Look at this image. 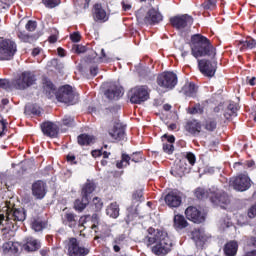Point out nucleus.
<instances>
[{"mask_svg":"<svg viewBox=\"0 0 256 256\" xmlns=\"http://www.w3.org/2000/svg\"><path fill=\"white\" fill-rule=\"evenodd\" d=\"M143 243L156 256H165L173 249V239L169 233L153 227L147 229Z\"/></svg>","mask_w":256,"mask_h":256,"instance_id":"obj_1","label":"nucleus"},{"mask_svg":"<svg viewBox=\"0 0 256 256\" xmlns=\"http://www.w3.org/2000/svg\"><path fill=\"white\" fill-rule=\"evenodd\" d=\"M27 218V213L24 209H11L9 206H4L0 212V230L13 231L17 229V223H23Z\"/></svg>","mask_w":256,"mask_h":256,"instance_id":"obj_2","label":"nucleus"},{"mask_svg":"<svg viewBox=\"0 0 256 256\" xmlns=\"http://www.w3.org/2000/svg\"><path fill=\"white\" fill-rule=\"evenodd\" d=\"M44 91L46 95L51 98L53 95H56L57 101L60 103H69V105H75L79 101V94L73 91V87L70 85H65L55 91V86L51 81H46L44 83Z\"/></svg>","mask_w":256,"mask_h":256,"instance_id":"obj_3","label":"nucleus"},{"mask_svg":"<svg viewBox=\"0 0 256 256\" xmlns=\"http://www.w3.org/2000/svg\"><path fill=\"white\" fill-rule=\"evenodd\" d=\"M190 48L191 55L195 59H199V57H215L216 55L215 47H213L211 41L201 34L191 36Z\"/></svg>","mask_w":256,"mask_h":256,"instance_id":"obj_4","label":"nucleus"},{"mask_svg":"<svg viewBox=\"0 0 256 256\" xmlns=\"http://www.w3.org/2000/svg\"><path fill=\"white\" fill-rule=\"evenodd\" d=\"M17 53V43L9 38L0 37V61H11Z\"/></svg>","mask_w":256,"mask_h":256,"instance_id":"obj_5","label":"nucleus"},{"mask_svg":"<svg viewBox=\"0 0 256 256\" xmlns=\"http://www.w3.org/2000/svg\"><path fill=\"white\" fill-rule=\"evenodd\" d=\"M36 81L37 77L35 76V73L24 71L13 80L14 89L25 91V89H29V87L35 85Z\"/></svg>","mask_w":256,"mask_h":256,"instance_id":"obj_6","label":"nucleus"},{"mask_svg":"<svg viewBox=\"0 0 256 256\" xmlns=\"http://www.w3.org/2000/svg\"><path fill=\"white\" fill-rule=\"evenodd\" d=\"M177 82V74L173 72H164L159 74L157 77V85H159L162 89H165V91L175 89Z\"/></svg>","mask_w":256,"mask_h":256,"instance_id":"obj_7","label":"nucleus"},{"mask_svg":"<svg viewBox=\"0 0 256 256\" xmlns=\"http://www.w3.org/2000/svg\"><path fill=\"white\" fill-rule=\"evenodd\" d=\"M130 101L135 105H140L149 99V87L136 86L131 89Z\"/></svg>","mask_w":256,"mask_h":256,"instance_id":"obj_8","label":"nucleus"},{"mask_svg":"<svg viewBox=\"0 0 256 256\" xmlns=\"http://www.w3.org/2000/svg\"><path fill=\"white\" fill-rule=\"evenodd\" d=\"M230 187L235 191H247L251 188V178L247 174H239L230 180Z\"/></svg>","mask_w":256,"mask_h":256,"instance_id":"obj_9","label":"nucleus"},{"mask_svg":"<svg viewBox=\"0 0 256 256\" xmlns=\"http://www.w3.org/2000/svg\"><path fill=\"white\" fill-rule=\"evenodd\" d=\"M69 256H86L89 255V249L79 245L77 238H70L68 242Z\"/></svg>","mask_w":256,"mask_h":256,"instance_id":"obj_10","label":"nucleus"},{"mask_svg":"<svg viewBox=\"0 0 256 256\" xmlns=\"http://www.w3.org/2000/svg\"><path fill=\"white\" fill-rule=\"evenodd\" d=\"M198 67L204 77H214L217 71V63L207 59L198 60Z\"/></svg>","mask_w":256,"mask_h":256,"instance_id":"obj_11","label":"nucleus"},{"mask_svg":"<svg viewBox=\"0 0 256 256\" xmlns=\"http://www.w3.org/2000/svg\"><path fill=\"white\" fill-rule=\"evenodd\" d=\"M164 201L170 209H177V207L181 206L183 198L181 197V192L173 190L164 197Z\"/></svg>","mask_w":256,"mask_h":256,"instance_id":"obj_12","label":"nucleus"},{"mask_svg":"<svg viewBox=\"0 0 256 256\" xmlns=\"http://www.w3.org/2000/svg\"><path fill=\"white\" fill-rule=\"evenodd\" d=\"M170 23L176 29H185V27H191L193 25V17L187 14L176 16L170 19Z\"/></svg>","mask_w":256,"mask_h":256,"instance_id":"obj_13","label":"nucleus"},{"mask_svg":"<svg viewBox=\"0 0 256 256\" xmlns=\"http://www.w3.org/2000/svg\"><path fill=\"white\" fill-rule=\"evenodd\" d=\"M210 201L214 203V205H220V207H224L223 205H228L229 196L225 192H221L219 190H213L212 196H210Z\"/></svg>","mask_w":256,"mask_h":256,"instance_id":"obj_14","label":"nucleus"},{"mask_svg":"<svg viewBox=\"0 0 256 256\" xmlns=\"http://www.w3.org/2000/svg\"><path fill=\"white\" fill-rule=\"evenodd\" d=\"M185 215L189 221H192L193 223H203L205 221V216L201 214V211H199L196 207L189 206L186 211Z\"/></svg>","mask_w":256,"mask_h":256,"instance_id":"obj_15","label":"nucleus"},{"mask_svg":"<svg viewBox=\"0 0 256 256\" xmlns=\"http://www.w3.org/2000/svg\"><path fill=\"white\" fill-rule=\"evenodd\" d=\"M40 127L46 137H55L59 133V126L53 122H43Z\"/></svg>","mask_w":256,"mask_h":256,"instance_id":"obj_16","label":"nucleus"},{"mask_svg":"<svg viewBox=\"0 0 256 256\" xmlns=\"http://www.w3.org/2000/svg\"><path fill=\"white\" fill-rule=\"evenodd\" d=\"M202 127L203 126L201 125V122H199V120L192 119L186 122L184 129L190 135H194V137H197V135L201 133Z\"/></svg>","mask_w":256,"mask_h":256,"instance_id":"obj_17","label":"nucleus"},{"mask_svg":"<svg viewBox=\"0 0 256 256\" xmlns=\"http://www.w3.org/2000/svg\"><path fill=\"white\" fill-rule=\"evenodd\" d=\"M32 194L36 199H43L47 194V185L45 182L38 180L32 185Z\"/></svg>","mask_w":256,"mask_h":256,"instance_id":"obj_18","label":"nucleus"},{"mask_svg":"<svg viewBox=\"0 0 256 256\" xmlns=\"http://www.w3.org/2000/svg\"><path fill=\"white\" fill-rule=\"evenodd\" d=\"M160 21H163V15L155 9H150L144 18L146 25H155L156 23H160Z\"/></svg>","mask_w":256,"mask_h":256,"instance_id":"obj_19","label":"nucleus"},{"mask_svg":"<svg viewBox=\"0 0 256 256\" xmlns=\"http://www.w3.org/2000/svg\"><path fill=\"white\" fill-rule=\"evenodd\" d=\"M109 135L112 139H115V141H121L125 139V127H123L121 123H116L113 128L109 130Z\"/></svg>","mask_w":256,"mask_h":256,"instance_id":"obj_20","label":"nucleus"},{"mask_svg":"<svg viewBox=\"0 0 256 256\" xmlns=\"http://www.w3.org/2000/svg\"><path fill=\"white\" fill-rule=\"evenodd\" d=\"M162 141L164 153L172 155L173 151H175V147L173 146V144L175 143V136H168L167 134H165L162 136Z\"/></svg>","mask_w":256,"mask_h":256,"instance_id":"obj_21","label":"nucleus"},{"mask_svg":"<svg viewBox=\"0 0 256 256\" xmlns=\"http://www.w3.org/2000/svg\"><path fill=\"white\" fill-rule=\"evenodd\" d=\"M104 95L105 97H107V99H109L110 101H113L115 99H119V97L123 95V92L121 91L120 87L113 84L105 91Z\"/></svg>","mask_w":256,"mask_h":256,"instance_id":"obj_22","label":"nucleus"},{"mask_svg":"<svg viewBox=\"0 0 256 256\" xmlns=\"http://www.w3.org/2000/svg\"><path fill=\"white\" fill-rule=\"evenodd\" d=\"M23 247L25 251H37L41 248V242L33 237H28Z\"/></svg>","mask_w":256,"mask_h":256,"instance_id":"obj_23","label":"nucleus"},{"mask_svg":"<svg viewBox=\"0 0 256 256\" xmlns=\"http://www.w3.org/2000/svg\"><path fill=\"white\" fill-rule=\"evenodd\" d=\"M239 244L236 241H230L224 246V254L226 256H236Z\"/></svg>","mask_w":256,"mask_h":256,"instance_id":"obj_24","label":"nucleus"},{"mask_svg":"<svg viewBox=\"0 0 256 256\" xmlns=\"http://www.w3.org/2000/svg\"><path fill=\"white\" fill-rule=\"evenodd\" d=\"M94 19L96 21L107 20V12L103 9V6H101V4L94 5Z\"/></svg>","mask_w":256,"mask_h":256,"instance_id":"obj_25","label":"nucleus"},{"mask_svg":"<svg viewBox=\"0 0 256 256\" xmlns=\"http://www.w3.org/2000/svg\"><path fill=\"white\" fill-rule=\"evenodd\" d=\"M192 239L196 242L197 245H202L207 241V236H205V230L196 229L192 232Z\"/></svg>","mask_w":256,"mask_h":256,"instance_id":"obj_26","label":"nucleus"},{"mask_svg":"<svg viewBox=\"0 0 256 256\" xmlns=\"http://www.w3.org/2000/svg\"><path fill=\"white\" fill-rule=\"evenodd\" d=\"M96 187L97 186L95 185V182L87 180V182L82 187V197H86V199H89V195H91V193L95 191Z\"/></svg>","mask_w":256,"mask_h":256,"instance_id":"obj_27","label":"nucleus"},{"mask_svg":"<svg viewBox=\"0 0 256 256\" xmlns=\"http://www.w3.org/2000/svg\"><path fill=\"white\" fill-rule=\"evenodd\" d=\"M189 223L185 219L183 215H175L174 216V228L177 230L185 229Z\"/></svg>","mask_w":256,"mask_h":256,"instance_id":"obj_28","label":"nucleus"},{"mask_svg":"<svg viewBox=\"0 0 256 256\" xmlns=\"http://www.w3.org/2000/svg\"><path fill=\"white\" fill-rule=\"evenodd\" d=\"M197 86L193 83L185 84L182 91L186 97H195L197 95Z\"/></svg>","mask_w":256,"mask_h":256,"instance_id":"obj_29","label":"nucleus"},{"mask_svg":"<svg viewBox=\"0 0 256 256\" xmlns=\"http://www.w3.org/2000/svg\"><path fill=\"white\" fill-rule=\"evenodd\" d=\"M88 205H89V198H86L85 196H82L81 199H77L74 202V209L81 213V211H84L87 208Z\"/></svg>","mask_w":256,"mask_h":256,"instance_id":"obj_30","label":"nucleus"},{"mask_svg":"<svg viewBox=\"0 0 256 256\" xmlns=\"http://www.w3.org/2000/svg\"><path fill=\"white\" fill-rule=\"evenodd\" d=\"M106 214L112 219H117L119 217V204L117 202L111 203L106 209Z\"/></svg>","mask_w":256,"mask_h":256,"instance_id":"obj_31","label":"nucleus"},{"mask_svg":"<svg viewBox=\"0 0 256 256\" xmlns=\"http://www.w3.org/2000/svg\"><path fill=\"white\" fill-rule=\"evenodd\" d=\"M63 223L69 227H75V225H77V215L71 212L66 213L63 218Z\"/></svg>","mask_w":256,"mask_h":256,"instance_id":"obj_32","label":"nucleus"},{"mask_svg":"<svg viewBox=\"0 0 256 256\" xmlns=\"http://www.w3.org/2000/svg\"><path fill=\"white\" fill-rule=\"evenodd\" d=\"M238 47L240 48V51H245L247 49H255L256 41L255 39H251V38L245 41H240L238 43Z\"/></svg>","mask_w":256,"mask_h":256,"instance_id":"obj_33","label":"nucleus"},{"mask_svg":"<svg viewBox=\"0 0 256 256\" xmlns=\"http://www.w3.org/2000/svg\"><path fill=\"white\" fill-rule=\"evenodd\" d=\"M78 143L80 145H93L95 143V136H91L88 134H81L78 136Z\"/></svg>","mask_w":256,"mask_h":256,"instance_id":"obj_34","label":"nucleus"},{"mask_svg":"<svg viewBox=\"0 0 256 256\" xmlns=\"http://www.w3.org/2000/svg\"><path fill=\"white\" fill-rule=\"evenodd\" d=\"M195 197H197V199H207V197H209V199H211V196L213 195V191L209 190L206 191L203 188H197L194 192Z\"/></svg>","mask_w":256,"mask_h":256,"instance_id":"obj_35","label":"nucleus"},{"mask_svg":"<svg viewBox=\"0 0 256 256\" xmlns=\"http://www.w3.org/2000/svg\"><path fill=\"white\" fill-rule=\"evenodd\" d=\"M237 105L235 104H229L226 112L224 113V117L226 119H231V117H237Z\"/></svg>","mask_w":256,"mask_h":256,"instance_id":"obj_36","label":"nucleus"},{"mask_svg":"<svg viewBox=\"0 0 256 256\" xmlns=\"http://www.w3.org/2000/svg\"><path fill=\"white\" fill-rule=\"evenodd\" d=\"M4 251L8 253H19V244L15 242H7L3 245Z\"/></svg>","mask_w":256,"mask_h":256,"instance_id":"obj_37","label":"nucleus"},{"mask_svg":"<svg viewBox=\"0 0 256 256\" xmlns=\"http://www.w3.org/2000/svg\"><path fill=\"white\" fill-rule=\"evenodd\" d=\"M0 89H5V91H13V89H15L13 80L9 81L8 79H0Z\"/></svg>","mask_w":256,"mask_h":256,"instance_id":"obj_38","label":"nucleus"},{"mask_svg":"<svg viewBox=\"0 0 256 256\" xmlns=\"http://www.w3.org/2000/svg\"><path fill=\"white\" fill-rule=\"evenodd\" d=\"M188 113L190 115H201L203 113V107L201 104H195L194 106L188 107Z\"/></svg>","mask_w":256,"mask_h":256,"instance_id":"obj_39","label":"nucleus"},{"mask_svg":"<svg viewBox=\"0 0 256 256\" xmlns=\"http://www.w3.org/2000/svg\"><path fill=\"white\" fill-rule=\"evenodd\" d=\"M129 161H131V156L122 154V160L117 162L116 167L118 169H123V167H127L129 165Z\"/></svg>","mask_w":256,"mask_h":256,"instance_id":"obj_40","label":"nucleus"},{"mask_svg":"<svg viewBox=\"0 0 256 256\" xmlns=\"http://www.w3.org/2000/svg\"><path fill=\"white\" fill-rule=\"evenodd\" d=\"M92 207L96 212L101 211V209H103V201L101 200V198L94 197L92 200Z\"/></svg>","mask_w":256,"mask_h":256,"instance_id":"obj_41","label":"nucleus"},{"mask_svg":"<svg viewBox=\"0 0 256 256\" xmlns=\"http://www.w3.org/2000/svg\"><path fill=\"white\" fill-rule=\"evenodd\" d=\"M42 3L48 9H55V7L61 4V0H42Z\"/></svg>","mask_w":256,"mask_h":256,"instance_id":"obj_42","label":"nucleus"},{"mask_svg":"<svg viewBox=\"0 0 256 256\" xmlns=\"http://www.w3.org/2000/svg\"><path fill=\"white\" fill-rule=\"evenodd\" d=\"M132 199L135 203H141V201H145V197H143V190H136L132 195Z\"/></svg>","mask_w":256,"mask_h":256,"instance_id":"obj_43","label":"nucleus"},{"mask_svg":"<svg viewBox=\"0 0 256 256\" xmlns=\"http://www.w3.org/2000/svg\"><path fill=\"white\" fill-rule=\"evenodd\" d=\"M32 229L34 231H43V229H45V222H43L41 220H35L32 223Z\"/></svg>","mask_w":256,"mask_h":256,"instance_id":"obj_44","label":"nucleus"},{"mask_svg":"<svg viewBox=\"0 0 256 256\" xmlns=\"http://www.w3.org/2000/svg\"><path fill=\"white\" fill-rule=\"evenodd\" d=\"M90 0H74L75 7L80 9H88Z\"/></svg>","mask_w":256,"mask_h":256,"instance_id":"obj_45","label":"nucleus"},{"mask_svg":"<svg viewBox=\"0 0 256 256\" xmlns=\"http://www.w3.org/2000/svg\"><path fill=\"white\" fill-rule=\"evenodd\" d=\"M40 255H42V256H57V249L52 248V250H50L49 248H43L42 250H40Z\"/></svg>","mask_w":256,"mask_h":256,"instance_id":"obj_46","label":"nucleus"},{"mask_svg":"<svg viewBox=\"0 0 256 256\" xmlns=\"http://www.w3.org/2000/svg\"><path fill=\"white\" fill-rule=\"evenodd\" d=\"M17 35L24 43H31L33 41V36H29L25 32L20 31Z\"/></svg>","mask_w":256,"mask_h":256,"instance_id":"obj_47","label":"nucleus"},{"mask_svg":"<svg viewBox=\"0 0 256 256\" xmlns=\"http://www.w3.org/2000/svg\"><path fill=\"white\" fill-rule=\"evenodd\" d=\"M206 131H214L217 129V122L215 120H208L205 123Z\"/></svg>","mask_w":256,"mask_h":256,"instance_id":"obj_48","label":"nucleus"},{"mask_svg":"<svg viewBox=\"0 0 256 256\" xmlns=\"http://www.w3.org/2000/svg\"><path fill=\"white\" fill-rule=\"evenodd\" d=\"M62 123L66 127H71V125H73V123H75V119L73 117H70V116H65L62 120Z\"/></svg>","mask_w":256,"mask_h":256,"instance_id":"obj_49","label":"nucleus"},{"mask_svg":"<svg viewBox=\"0 0 256 256\" xmlns=\"http://www.w3.org/2000/svg\"><path fill=\"white\" fill-rule=\"evenodd\" d=\"M26 29L27 31H30V32L35 31L37 29V22L33 20L28 21L26 24Z\"/></svg>","mask_w":256,"mask_h":256,"instance_id":"obj_50","label":"nucleus"},{"mask_svg":"<svg viewBox=\"0 0 256 256\" xmlns=\"http://www.w3.org/2000/svg\"><path fill=\"white\" fill-rule=\"evenodd\" d=\"M72 51H74V53H78L81 54V53H85V51H87V48L83 45H74L72 47Z\"/></svg>","mask_w":256,"mask_h":256,"instance_id":"obj_51","label":"nucleus"},{"mask_svg":"<svg viewBox=\"0 0 256 256\" xmlns=\"http://www.w3.org/2000/svg\"><path fill=\"white\" fill-rule=\"evenodd\" d=\"M130 160L134 163H140V161L143 160V157H141V153H134L132 156H130Z\"/></svg>","mask_w":256,"mask_h":256,"instance_id":"obj_52","label":"nucleus"},{"mask_svg":"<svg viewBox=\"0 0 256 256\" xmlns=\"http://www.w3.org/2000/svg\"><path fill=\"white\" fill-rule=\"evenodd\" d=\"M186 159H187L188 163H190V165H195V161H196L195 154H193L191 152L187 153Z\"/></svg>","mask_w":256,"mask_h":256,"instance_id":"obj_53","label":"nucleus"},{"mask_svg":"<svg viewBox=\"0 0 256 256\" xmlns=\"http://www.w3.org/2000/svg\"><path fill=\"white\" fill-rule=\"evenodd\" d=\"M5 129H7V121L0 120V137H3Z\"/></svg>","mask_w":256,"mask_h":256,"instance_id":"obj_54","label":"nucleus"},{"mask_svg":"<svg viewBox=\"0 0 256 256\" xmlns=\"http://www.w3.org/2000/svg\"><path fill=\"white\" fill-rule=\"evenodd\" d=\"M70 39L74 43H79V41H81V34H79L78 32H74L73 34H71Z\"/></svg>","mask_w":256,"mask_h":256,"instance_id":"obj_55","label":"nucleus"},{"mask_svg":"<svg viewBox=\"0 0 256 256\" xmlns=\"http://www.w3.org/2000/svg\"><path fill=\"white\" fill-rule=\"evenodd\" d=\"M121 5H122V9H123V11H131V3H129V1H127V0H123L122 2H121Z\"/></svg>","mask_w":256,"mask_h":256,"instance_id":"obj_56","label":"nucleus"},{"mask_svg":"<svg viewBox=\"0 0 256 256\" xmlns=\"http://www.w3.org/2000/svg\"><path fill=\"white\" fill-rule=\"evenodd\" d=\"M100 60L102 61V63H109V61H110V58L107 57V54H105V49H101Z\"/></svg>","mask_w":256,"mask_h":256,"instance_id":"obj_57","label":"nucleus"},{"mask_svg":"<svg viewBox=\"0 0 256 256\" xmlns=\"http://www.w3.org/2000/svg\"><path fill=\"white\" fill-rule=\"evenodd\" d=\"M248 217H250V219H253L256 217V205L252 206L249 210H248Z\"/></svg>","mask_w":256,"mask_h":256,"instance_id":"obj_58","label":"nucleus"},{"mask_svg":"<svg viewBox=\"0 0 256 256\" xmlns=\"http://www.w3.org/2000/svg\"><path fill=\"white\" fill-rule=\"evenodd\" d=\"M90 73H91V75H93V77H95L97 75V73H99V67H97V66L91 67Z\"/></svg>","mask_w":256,"mask_h":256,"instance_id":"obj_59","label":"nucleus"},{"mask_svg":"<svg viewBox=\"0 0 256 256\" xmlns=\"http://www.w3.org/2000/svg\"><path fill=\"white\" fill-rule=\"evenodd\" d=\"M248 245H251L252 247H256V238L255 237H250L248 239Z\"/></svg>","mask_w":256,"mask_h":256,"instance_id":"obj_60","label":"nucleus"},{"mask_svg":"<svg viewBox=\"0 0 256 256\" xmlns=\"http://www.w3.org/2000/svg\"><path fill=\"white\" fill-rule=\"evenodd\" d=\"M113 244L114 245H118V246H122L123 245V238H116L114 241H113Z\"/></svg>","mask_w":256,"mask_h":256,"instance_id":"obj_61","label":"nucleus"},{"mask_svg":"<svg viewBox=\"0 0 256 256\" xmlns=\"http://www.w3.org/2000/svg\"><path fill=\"white\" fill-rule=\"evenodd\" d=\"M101 155H103V152H101V150L92 151V157H101Z\"/></svg>","mask_w":256,"mask_h":256,"instance_id":"obj_62","label":"nucleus"},{"mask_svg":"<svg viewBox=\"0 0 256 256\" xmlns=\"http://www.w3.org/2000/svg\"><path fill=\"white\" fill-rule=\"evenodd\" d=\"M48 40L50 43H57V34L51 35Z\"/></svg>","mask_w":256,"mask_h":256,"instance_id":"obj_63","label":"nucleus"},{"mask_svg":"<svg viewBox=\"0 0 256 256\" xmlns=\"http://www.w3.org/2000/svg\"><path fill=\"white\" fill-rule=\"evenodd\" d=\"M57 51H58L59 57H65V49L58 48Z\"/></svg>","mask_w":256,"mask_h":256,"instance_id":"obj_64","label":"nucleus"}]
</instances>
